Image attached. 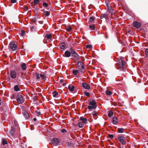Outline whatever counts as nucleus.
Listing matches in <instances>:
<instances>
[{"label":"nucleus","mask_w":148,"mask_h":148,"mask_svg":"<svg viewBox=\"0 0 148 148\" xmlns=\"http://www.w3.org/2000/svg\"><path fill=\"white\" fill-rule=\"evenodd\" d=\"M123 58L121 57L119 58L118 62L117 63L116 66L119 69H120L121 71L123 72L126 71L127 69L125 67L126 62L123 60Z\"/></svg>","instance_id":"1"},{"label":"nucleus","mask_w":148,"mask_h":148,"mask_svg":"<svg viewBox=\"0 0 148 148\" xmlns=\"http://www.w3.org/2000/svg\"><path fill=\"white\" fill-rule=\"evenodd\" d=\"M77 65L78 66V69L82 73L85 72V69L83 63L81 61L77 63Z\"/></svg>","instance_id":"2"},{"label":"nucleus","mask_w":148,"mask_h":148,"mask_svg":"<svg viewBox=\"0 0 148 148\" xmlns=\"http://www.w3.org/2000/svg\"><path fill=\"white\" fill-rule=\"evenodd\" d=\"M88 106V108L89 110H91L92 108L93 109H95L97 107V104L96 101L95 100H93L92 102H90Z\"/></svg>","instance_id":"3"},{"label":"nucleus","mask_w":148,"mask_h":148,"mask_svg":"<svg viewBox=\"0 0 148 148\" xmlns=\"http://www.w3.org/2000/svg\"><path fill=\"white\" fill-rule=\"evenodd\" d=\"M118 139L122 145H124L126 144V138L123 136H119L118 137Z\"/></svg>","instance_id":"4"},{"label":"nucleus","mask_w":148,"mask_h":148,"mask_svg":"<svg viewBox=\"0 0 148 148\" xmlns=\"http://www.w3.org/2000/svg\"><path fill=\"white\" fill-rule=\"evenodd\" d=\"M110 14L109 13L106 12L105 14H102L100 16V18L102 19L103 18H105L106 20H108L109 19Z\"/></svg>","instance_id":"5"},{"label":"nucleus","mask_w":148,"mask_h":148,"mask_svg":"<svg viewBox=\"0 0 148 148\" xmlns=\"http://www.w3.org/2000/svg\"><path fill=\"white\" fill-rule=\"evenodd\" d=\"M70 51H71V54H72V56L75 58H76L77 60H79V55H78V54L75 51L72 49L71 48L70 49Z\"/></svg>","instance_id":"6"},{"label":"nucleus","mask_w":148,"mask_h":148,"mask_svg":"<svg viewBox=\"0 0 148 148\" xmlns=\"http://www.w3.org/2000/svg\"><path fill=\"white\" fill-rule=\"evenodd\" d=\"M10 47L13 51H15L16 49L17 46L14 42H12L10 43Z\"/></svg>","instance_id":"7"},{"label":"nucleus","mask_w":148,"mask_h":148,"mask_svg":"<svg viewBox=\"0 0 148 148\" xmlns=\"http://www.w3.org/2000/svg\"><path fill=\"white\" fill-rule=\"evenodd\" d=\"M16 100L19 103H21L24 102L23 97L21 95L17 96Z\"/></svg>","instance_id":"8"},{"label":"nucleus","mask_w":148,"mask_h":148,"mask_svg":"<svg viewBox=\"0 0 148 148\" xmlns=\"http://www.w3.org/2000/svg\"><path fill=\"white\" fill-rule=\"evenodd\" d=\"M52 142L54 146L58 145L59 143V140L58 139L56 138H53L52 140Z\"/></svg>","instance_id":"9"},{"label":"nucleus","mask_w":148,"mask_h":148,"mask_svg":"<svg viewBox=\"0 0 148 148\" xmlns=\"http://www.w3.org/2000/svg\"><path fill=\"white\" fill-rule=\"evenodd\" d=\"M82 86L86 89H88L90 88V85L87 83L84 82L82 84Z\"/></svg>","instance_id":"10"},{"label":"nucleus","mask_w":148,"mask_h":148,"mask_svg":"<svg viewBox=\"0 0 148 148\" xmlns=\"http://www.w3.org/2000/svg\"><path fill=\"white\" fill-rule=\"evenodd\" d=\"M107 7L108 11L109 12V13H111V14L113 13L112 9V7L109 4H107Z\"/></svg>","instance_id":"11"},{"label":"nucleus","mask_w":148,"mask_h":148,"mask_svg":"<svg viewBox=\"0 0 148 148\" xmlns=\"http://www.w3.org/2000/svg\"><path fill=\"white\" fill-rule=\"evenodd\" d=\"M10 75L11 77L13 79H14L16 77V72L14 71H11Z\"/></svg>","instance_id":"12"},{"label":"nucleus","mask_w":148,"mask_h":148,"mask_svg":"<svg viewBox=\"0 0 148 148\" xmlns=\"http://www.w3.org/2000/svg\"><path fill=\"white\" fill-rule=\"evenodd\" d=\"M133 26L136 28H139L141 26V24L138 22L135 21L133 23Z\"/></svg>","instance_id":"13"},{"label":"nucleus","mask_w":148,"mask_h":148,"mask_svg":"<svg viewBox=\"0 0 148 148\" xmlns=\"http://www.w3.org/2000/svg\"><path fill=\"white\" fill-rule=\"evenodd\" d=\"M23 114L26 119H28L29 118V116L28 113L26 111L24 110L23 112Z\"/></svg>","instance_id":"14"},{"label":"nucleus","mask_w":148,"mask_h":148,"mask_svg":"<svg viewBox=\"0 0 148 148\" xmlns=\"http://www.w3.org/2000/svg\"><path fill=\"white\" fill-rule=\"evenodd\" d=\"M40 77L42 79L44 82H45L46 81V79H47V77L44 74H40Z\"/></svg>","instance_id":"15"},{"label":"nucleus","mask_w":148,"mask_h":148,"mask_svg":"<svg viewBox=\"0 0 148 148\" xmlns=\"http://www.w3.org/2000/svg\"><path fill=\"white\" fill-rule=\"evenodd\" d=\"M71 54V52H70L68 51H66L65 52L64 54V56L66 57H69L70 56Z\"/></svg>","instance_id":"16"},{"label":"nucleus","mask_w":148,"mask_h":148,"mask_svg":"<svg viewBox=\"0 0 148 148\" xmlns=\"http://www.w3.org/2000/svg\"><path fill=\"white\" fill-rule=\"evenodd\" d=\"M80 120L82 121V122L84 124L86 123V121H87V119L85 117H81L80 118Z\"/></svg>","instance_id":"17"},{"label":"nucleus","mask_w":148,"mask_h":148,"mask_svg":"<svg viewBox=\"0 0 148 148\" xmlns=\"http://www.w3.org/2000/svg\"><path fill=\"white\" fill-rule=\"evenodd\" d=\"M118 122V119L116 117H114L112 119V122L113 124L116 125Z\"/></svg>","instance_id":"18"},{"label":"nucleus","mask_w":148,"mask_h":148,"mask_svg":"<svg viewBox=\"0 0 148 148\" xmlns=\"http://www.w3.org/2000/svg\"><path fill=\"white\" fill-rule=\"evenodd\" d=\"M65 47V45L64 43H61L60 44V48L62 49H64Z\"/></svg>","instance_id":"19"},{"label":"nucleus","mask_w":148,"mask_h":148,"mask_svg":"<svg viewBox=\"0 0 148 148\" xmlns=\"http://www.w3.org/2000/svg\"><path fill=\"white\" fill-rule=\"evenodd\" d=\"M21 67L22 70H25L27 68L26 64L25 63H23L21 65Z\"/></svg>","instance_id":"20"},{"label":"nucleus","mask_w":148,"mask_h":148,"mask_svg":"<svg viewBox=\"0 0 148 148\" xmlns=\"http://www.w3.org/2000/svg\"><path fill=\"white\" fill-rule=\"evenodd\" d=\"M50 14V11H45L43 12V14L44 15L46 16H49Z\"/></svg>","instance_id":"21"},{"label":"nucleus","mask_w":148,"mask_h":148,"mask_svg":"<svg viewBox=\"0 0 148 148\" xmlns=\"http://www.w3.org/2000/svg\"><path fill=\"white\" fill-rule=\"evenodd\" d=\"M74 88L75 87L73 86L71 87V86L69 85L68 87V88L69 90L71 92H72L74 90Z\"/></svg>","instance_id":"22"},{"label":"nucleus","mask_w":148,"mask_h":148,"mask_svg":"<svg viewBox=\"0 0 148 148\" xmlns=\"http://www.w3.org/2000/svg\"><path fill=\"white\" fill-rule=\"evenodd\" d=\"M14 90L15 91H18L19 90V86L18 85H15L14 87Z\"/></svg>","instance_id":"23"},{"label":"nucleus","mask_w":148,"mask_h":148,"mask_svg":"<svg viewBox=\"0 0 148 148\" xmlns=\"http://www.w3.org/2000/svg\"><path fill=\"white\" fill-rule=\"evenodd\" d=\"M10 134L11 135L13 136L14 134V128L13 127H12L10 131Z\"/></svg>","instance_id":"24"},{"label":"nucleus","mask_w":148,"mask_h":148,"mask_svg":"<svg viewBox=\"0 0 148 148\" xmlns=\"http://www.w3.org/2000/svg\"><path fill=\"white\" fill-rule=\"evenodd\" d=\"M79 72L78 70H73V73L75 75H76Z\"/></svg>","instance_id":"25"},{"label":"nucleus","mask_w":148,"mask_h":148,"mask_svg":"<svg viewBox=\"0 0 148 148\" xmlns=\"http://www.w3.org/2000/svg\"><path fill=\"white\" fill-rule=\"evenodd\" d=\"M124 129L123 128H119L118 129V131L120 133H122L124 132Z\"/></svg>","instance_id":"26"},{"label":"nucleus","mask_w":148,"mask_h":148,"mask_svg":"<svg viewBox=\"0 0 148 148\" xmlns=\"http://www.w3.org/2000/svg\"><path fill=\"white\" fill-rule=\"evenodd\" d=\"M2 142L3 144V145H5V144H8L7 141L5 138L3 139Z\"/></svg>","instance_id":"27"},{"label":"nucleus","mask_w":148,"mask_h":148,"mask_svg":"<svg viewBox=\"0 0 148 148\" xmlns=\"http://www.w3.org/2000/svg\"><path fill=\"white\" fill-rule=\"evenodd\" d=\"M52 35L51 34H47L45 36V37L47 39H50Z\"/></svg>","instance_id":"28"},{"label":"nucleus","mask_w":148,"mask_h":148,"mask_svg":"<svg viewBox=\"0 0 148 148\" xmlns=\"http://www.w3.org/2000/svg\"><path fill=\"white\" fill-rule=\"evenodd\" d=\"M113 115V112L112 110H110L109 111L108 116L109 117H111Z\"/></svg>","instance_id":"29"},{"label":"nucleus","mask_w":148,"mask_h":148,"mask_svg":"<svg viewBox=\"0 0 148 148\" xmlns=\"http://www.w3.org/2000/svg\"><path fill=\"white\" fill-rule=\"evenodd\" d=\"M58 93L56 91H54L53 92V97H56V96L58 95Z\"/></svg>","instance_id":"30"},{"label":"nucleus","mask_w":148,"mask_h":148,"mask_svg":"<svg viewBox=\"0 0 148 148\" xmlns=\"http://www.w3.org/2000/svg\"><path fill=\"white\" fill-rule=\"evenodd\" d=\"M78 126L80 128L84 126V123L82 122H80L78 123Z\"/></svg>","instance_id":"31"},{"label":"nucleus","mask_w":148,"mask_h":148,"mask_svg":"<svg viewBox=\"0 0 148 148\" xmlns=\"http://www.w3.org/2000/svg\"><path fill=\"white\" fill-rule=\"evenodd\" d=\"M106 93L107 95H110L112 94V92L107 90L106 91Z\"/></svg>","instance_id":"32"},{"label":"nucleus","mask_w":148,"mask_h":148,"mask_svg":"<svg viewBox=\"0 0 148 148\" xmlns=\"http://www.w3.org/2000/svg\"><path fill=\"white\" fill-rule=\"evenodd\" d=\"M43 7H45L46 8H47L48 6V5L47 3L45 2H44L43 3Z\"/></svg>","instance_id":"33"},{"label":"nucleus","mask_w":148,"mask_h":148,"mask_svg":"<svg viewBox=\"0 0 148 148\" xmlns=\"http://www.w3.org/2000/svg\"><path fill=\"white\" fill-rule=\"evenodd\" d=\"M84 94H85V95L87 97H89L90 96V93L89 92H87V91L84 92Z\"/></svg>","instance_id":"34"},{"label":"nucleus","mask_w":148,"mask_h":148,"mask_svg":"<svg viewBox=\"0 0 148 148\" xmlns=\"http://www.w3.org/2000/svg\"><path fill=\"white\" fill-rule=\"evenodd\" d=\"M34 2L36 5H37L40 2V1L38 0H34Z\"/></svg>","instance_id":"35"},{"label":"nucleus","mask_w":148,"mask_h":148,"mask_svg":"<svg viewBox=\"0 0 148 148\" xmlns=\"http://www.w3.org/2000/svg\"><path fill=\"white\" fill-rule=\"evenodd\" d=\"M71 29L72 28L70 26H69V27L66 28V31L68 32H70Z\"/></svg>","instance_id":"36"},{"label":"nucleus","mask_w":148,"mask_h":148,"mask_svg":"<svg viewBox=\"0 0 148 148\" xmlns=\"http://www.w3.org/2000/svg\"><path fill=\"white\" fill-rule=\"evenodd\" d=\"M36 78L37 79H39L40 78V75L38 73H36Z\"/></svg>","instance_id":"37"},{"label":"nucleus","mask_w":148,"mask_h":148,"mask_svg":"<svg viewBox=\"0 0 148 148\" xmlns=\"http://www.w3.org/2000/svg\"><path fill=\"white\" fill-rule=\"evenodd\" d=\"M89 28L92 30H93L95 29V27L94 25H89Z\"/></svg>","instance_id":"38"},{"label":"nucleus","mask_w":148,"mask_h":148,"mask_svg":"<svg viewBox=\"0 0 148 148\" xmlns=\"http://www.w3.org/2000/svg\"><path fill=\"white\" fill-rule=\"evenodd\" d=\"M86 48L88 49H90L92 48V47L91 45H87L86 46Z\"/></svg>","instance_id":"39"},{"label":"nucleus","mask_w":148,"mask_h":148,"mask_svg":"<svg viewBox=\"0 0 148 148\" xmlns=\"http://www.w3.org/2000/svg\"><path fill=\"white\" fill-rule=\"evenodd\" d=\"M25 33V32L24 30H22L21 32V35L22 36L24 35Z\"/></svg>","instance_id":"40"},{"label":"nucleus","mask_w":148,"mask_h":148,"mask_svg":"<svg viewBox=\"0 0 148 148\" xmlns=\"http://www.w3.org/2000/svg\"><path fill=\"white\" fill-rule=\"evenodd\" d=\"M61 132L62 133H65L66 132V129H63L62 130Z\"/></svg>","instance_id":"41"},{"label":"nucleus","mask_w":148,"mask_h":148,"mask_svg":"<svg viewBox=\"0 0 148 148\" xmlns=\"http://www.w3.org/2000/svg\"><path fill=\"white\" fill-rule=\"evenodd\" d=\"M32 31L34 30L35 29V27L34 26H32L30 27Z\"/></svg>","instance_id":"42"},{"label":"nucleus","mask_w":148,"mask_h":148,"mask_svg":"<svg viewBox=\"0 0 148 148\" xmlns=\"http://www.w3.org/2000/svg\"><path fill=\"white\" fill-rule=\"evenodd\" d=\"M145 53L146 55L148 56V49H146L145 50Z\"/></svg>","instance_id":"43"},{"label":"nucleus","mask_w":148,"mask_h":148,"mask_svg":"<svg viewBox=\"0 0 148 148\" xmlns=\"http://www.w3.org/2000/svg\"><path fill=\"white\" fill-rule=\"evenodd\" d=\"M92 114L94 116H97V113L96 112L94 111L93 113Z\"/></svg>","instance_id":"44"},{"label":"nucleus","mask_w":148,"mask_h":148,"mask_svg":"<svg viewBox=\"0 0 148 148\" xmlns=\"http://www.w3.org/2000/svg\"><path fill=\"white\" fill-rule=\"evenodd\" d=\"M90 19L91 21H93L94 20V18L93 17H90Z\"/></svg>","instance_id":"45"},{"label":"nucleus","mask_w":148,"mask_h":148,"mask_svg":"<svg viewBox=\"0 0 148 148\" xmlns=\"http://www.w3.org/2000/svg\"><path fill=\"white\" fill-rule=\"evenodd\" d=\"M109 136L111 138H113L114 137L113 135L112 134H109Z\"/></svg>","instance_id":"46"},{"label":"nucleus","mask_w":148,"mask_h":148,"mask_svg":"<svg viewBox=\"0 0 148 148\" xmlns=\"http://www.w3.org/2000/svg\"><path fill=\"white\" fill-rule=\"evenodd\" d=\"M11 1L12 3H15L16 2V0H11Z\"/></svg>","instance_id":"47"},{"label":"nucleus","mask_w":148,"mask_h":148,"mask_svg":"<svg viewBox=\"0 0 148 148\" xmlns=\"http://www.w3.org/2000/svg\"><path fill=\"white\" fill-rule=\"evenodd\" d=\"M40 112H37V114L38 116H40Z\"/></svg>","instance_id":"48"},{"label":"nucleus","mask_w":148,"mask_h":148,"mask_svg":"<svg viewBox=\"0 0 148 148\" xmlns=\"http://www.w3.org/2000/svg\"><path fill=\"white\" fill-rule=\"evenodd\" d=\"M64 82V80L63 79H61L60 80V82L61 83L63 82Z\"/></svg>","instance_id":"49"},{"label":"nucleus","mask_w":148,"mask_h":148,"mask_svg":"<svg viewBox=\"0 0 148 148\" xmlns=\"http://www.w3.org/2000/svg\"><path fill=\"white\" fill-rule=\"evenodd\" d=\"M33 120L34 121H36L37 119L36 118H34Z\"/></svg>","instance_id":"50"},{"label":"nucleus","mask_w":148,"mask_h":148,"mask_svg":"<svg viewBox=\"0 0 148 148\" xmlns=\"http://www.w3.org/2000/svg\"><path fill=\"white\" fill-rule=\"evenodd\" d=\"M66 85V84L65 83H63V86H65Z\"/></svg>","instance_id":"51"},{"label":"nucleus","mask_w":148,"mask_h":148,"mask_svg":"<svg viewBox=\"0 0 148 148\" xmlns=\"http://www.w3.org/2000/svg\"><path fill=\"white\" fill-rule=\"evenodd\" d=\"M1 100L0 99V105H1Z\"/></svg>","instance_id":"52"},{"label":"nucleus","mask_w":148,"mask_h":148,"mask_svg":"<svg viewBox=\"0 0 148 148\" xmlns=\"http://www.w3.org/2000/svg\"><path fill=\"white\" fill-rule=\"evenodd\" d=\"M105 37L106 38H108V36H105Z\"/></svg>","instance_id":"53"}]
</instances>
